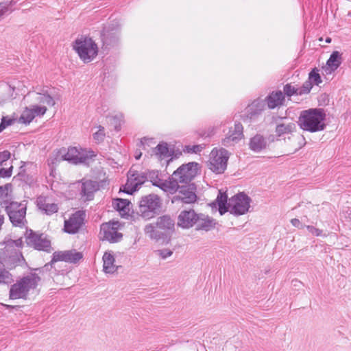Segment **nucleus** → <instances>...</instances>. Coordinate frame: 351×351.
Listing matches in <instances>:
<instances>
[{"instance_id": "obj_1", "label": "nucleus", "mask_w": 351, "mask_h": 351, "mask_svg": "<svg viewBox=\"0 0 351 351\" xmlns=\"http://www.w3.org/2000/svg\"><path fill=\"white\" fill-rule=\"evenodd\" d=\"M250 202V197L244 193H239L228 200L226 193L219 191L217 199L213 204L218 206L221 215L228 211L234 215L239 216L248 212Z\"/></svg>"}, {"instance_id": "obj_2", "label": "nucleus", "mask_w": 351, "mask_h": 351, "mask_svg": "<svg viewBox=\"0 0 351 351\" xmlns=\"http://www.w3.org/2000/svg\"><path fill=\"white\" fill-rule=\"evenodd\" d=\"M325 119L323 109L311 108L301 112L298 122L302 130L313 133L326 128Z\"/></svg>"}, {"instance_id": "obj_3", "label": "nucleus", "mask_w": 351, "mask_h": 351, "mask_svg": "<svg viewBox=\"0 0 351 351\" xmlns=\"http://www.w3.org/2000/svg\"><path fill=\"white\" fill-rule=\"evenodd\" d=\"M4 247L0 249V265L5 269H12L23 260L19 248L23 245L21 239H9L4 242Z\"/></svg>"}, {"instance_id": "obj_4", "label": "nucleus", "mask_w": 351, "mask_h": 351, "mask_svg": "<svg viewBox=\"0 0 351 351\" xmlns=\"http://www.w3.org/2000/svg\"><path fill=\"white\" fill-rule=\"evenodd\" d=\"M199 164L191 162L179 167L170 176L173 194L176 192L178 184H194L192 180L196 177L199 171Z\"/></svg>"}, {"instance_id": "obj_5", "label": "nucleus", "mask_w": 351, "mask_h": 351, "mask_svg": "<svg viewBox=\"0 0 351 351\" xmlns=\"http://www.w3.org/2000/svg\"><path fill=\"white\" fill-rule=\"evenodd\" d=\"M174 226V220L169 215H165L158 217L154 223L147 224L144 230L150 239L159 241L173 231Z\"/></svg>"}, {"instance_id": "obj_6", "label": "nucleus", "mask_w": 351, "mask_h": 351, "mask_svg": "<svg viewBox=\"0 0 351 351\" xmlns=\"http://www.w3.org/2000/svg\"><path fill=\"white\" fill-rule=\"evenodd\" d=\"M40 278L36 273L23 277L11 286L10 298L12 300L25 299L31 290L36 288Z\"/></svg>"}, {"instance_id": "obj_7", "label": "nucleus", "mask_w": 351, "mask_h": 351, "mask_svg": "<svg viewBox=\"0 0 351 351\" xmlns=\"http://www.w3.org/2000/svg\"><path fill=\"white\" fill-rule=\"evenodd\" d=\"M73 48L84 63L93 61L98 53V47L90 38L82 36L73 43Z\"/></svg>"}, {"instance_id": "obj_8", "label": "nucleus", "mask_w": 351, "mask_h": 351, "mask_svg": "<svg viewBox=\"0 0 351 351\" xmlns=\"http://www.w3.org/2000/svg\"><path fill=\"white\" fill-rule=\"evenodd\" d=\"M1 206L5 208V211L9 216L10 220L13 226L23 227L25 225L27 204L17 202H8L4 200L1 202Z\"/></svg>"}, {"instance_id": "obj_9", "label": "nucleus", "mask_w": 351, "mask_h": 351, "mask_svg": "<svg viewBox=\"0 0 351 351\" xmlns=\"http://www.w3.org/2000/svg\"><path fill=\"white\" fill-rule=\"evenodd\" d=\"M138 207L141 216L149 219L160 212L162 200L155 194L145 195L141 197Z\"/></svg>"}, {"instance_id": "obj_10", "label": "nucleus", "mask_w": 351, "mask_h": 351, "mask_svg": "<svg viewBox=\"0 0 351 351\" xmlns=\"http://www.w3.org/2000/svg\"><path fill=\"white\" fill-rule=\"evenodd\" d=\"M171 198L173 204H190L196 202L197 186L195 184H178L176 192Z\"/></svg>"}, {"instance_id": "obj_11", "label": "nucleus", "mask_w": 351, "mask_h": 351, "mask_svg": "<svg viewBox=\"0 0 351 351\" xmlns=\"http://www.w3.org/2000/svg\"><path fill=\"white\" fill-rule=\"evenodd\" d=\"M228 158L229 153L226 149L214 148L210 154L209 169L216 173H223L226 169Z\"/></svg>"}, {"instance_id": "obj_12", "label": "nucleus", "mask_w": 351, "mask_h": 351, "mask_svg": "<svg viewBox=\"0 0 351 351\" xmlns=\"http://www.w3.org/2000/svg\"><path fill=\"white\" fill-rule=\"evenodd\" d=\"M147 180L146 172L138 171L134 167L128 172L127 182L124 186V191L132 194Z\"/></svg>"}, {"instance_id": "obj_13", "label": "nucleus", "mask_w": 351, "mask_h": 351, "mask_svg": "<svg viewBox=\"0 0 351 351\" xmlns=\"http://www.w3.org/2000/svg\"><path fill=\"white\" fill-rule=\"evenodd\" d=\"M120 223L118 221H112L103 223L101 226L100 234L102 235L103 240H106L110 243H116L123 237V234L119 232Z\"/></svg>"}, {"instance_id": "obj_14", "label": "nucleus", "mask_w": 351, "mask_h": 351, "mask_svg": "<svg viewBox=\"0 0 351 351\" xmlns=\"http://www.w3.org/2000/svg\"><path fill=\"white\" fill-rule=\"evenodd\" d=\"M26 243L28 245L38 250L49 251L50 241L44 234H39L30 230L27 231Z\"/></svg>"}, {"instance_id": "obj_15", "label": "nucleus", "mask_w": 351, "mask_h": 351, "mask_svg": "<svg viewBox=\"0 0 351 351\" xmlns=\"http://www.w3.org/2000/svg\"><path fill=\"white\" fill-rule=\"evenodd\" d=\"M95 156L93 151L86 152L84 149H78L75 147H70L63 155V159L73 164L85 162L88 158Z\"/></svg>"}, {"instance_id": "obj_16", "label": "nucleus", "mask_w": 351, "mask_h": 351, "mask_svg": "<svg viewBox=\"0 0 351 351\" xmlns=\"http://www.w3.org/2000/svg\"><path fill=\"white\" fill-rule=\"evenodd\" d=\"M146 172L147 180H149L152 184L160 189L164 192L173 194L171 177L168 180H164L162 175L157 170L147 171Z\"/></svg>"}, {"instance_id": "obj_17", "label": "nucleus", "mask_w": 351, "mask_h": 351, "mask_svg": "<svg viewBox=\"0 0 351 351\" xmlns=\"http://www.w3.org/2000/svg\"><path fill=\"white\" fill-rule=\"evenodd\" d=\"M120 27L118 22H114L104 27L101 34L104 45L111 46L116 44L119 38Z\"/></svg>"}, {"instance_id": "obj_18", "label": "nucleus", "mask_w": 351, "mask_h": 351, "mask_svg": "<svg viewBox=\"0 0 351 351\" xmlns=\"http://www.w3.org/2000/svg\"><path fill=\"white\" fill-rule=\"evenodd\" d=\"M85 214L83 211H77L69 219L64 221V230L69 234H75L84 223Z\"/></svg>"}, {"instance_id": "obj_19", "label": "nucleus", "mask_w": 351, "mask_h": 351, "mask_svg": "<svg viewBox=\"0 0 351 351\" xmlns=\"http://www.w3.org/2000/svg\"><path fill=\"white\" fill-rule=\"evenodd\" d=\"M243 128L241 123H235L234 128L229 130L226 137L222 140V145L230 147L235 145L243 138Z\"/></svg>"}, {"instance_id": "obj_20", "label": "nucleus", "mask_w": 351, "mask_h": 351, "mask_svg": "<svg viewBox=\"0 0 351 351\" xmlns=\"http://www.w3.org/2000/svg\"><path fill=\"white\" fill-rule=\"evenodd\" d=\"M199 217V214L194 210H184L178 215V225L182 228L189 229L196 224Z\"/></svg>"}, {"instance_id": "obj_21", "label": "nucleus", "mask_w": 351, "mask_h": 351, "mask_svg": "<svg viewBox=\"0 0 351 351\" xmlns=\"http://www.w3.org/2000/svg\"><path fill=\"white\" fill-rule=\"evenodd\" d=\"M47 111L45 106L34 105L26 108L19 117V122L25 125L30 123L36 116H43Z\"/></svg>"}, {"instance_id": "obj_22", "label": "nucleus", "mask_w": 351, "mask_h": 351, "mask_svg": "<svg viewBox=\"0 0 351 351\" xmlns=\"http://www.w3.org/2000/svg\"><path fill=\"white\" fill-rule=\"evenodd\" d=\"M82 254L75 250L56 252L53 254L51 262L65 261L75 263L82 258Z\"/></svg>"}, {"instance_id": "obj_23", "label": "nucleus", "mask_w": 351, "mask_h": 351, "mask_svg": "<svg viewBox=\"0 0 351 351\" xmlns=\"http://www.w3.org/2000/svg\"><path fill=\"white\" fill-rule=\"evenodd\" d=\"M296 130L297 127L294 122L285 119L276 124L275 133L277 137H284L285 138L286 136H291L296 132Z\"/></svg>"}, {"instance_id": "obj_24", "label": "nucleus", "mask_w": 351, "mask_h": 351, "mask_svg": "<svg viewBox=\"0 0 351 351\" xmlns=\"http://www.w3.org/2000/svg\"><path fill=\"white\" fill-rule=\"evenodd\" d=\"M36 205L38 209L47 215L56 213L59 209L58 204L51 202L48 197L43 195L37 197Z\"/></svg>"}, {"instance_id": "obj_25", "label": "nucleus", "mask_w": 351, "mask_h": 351, "mask_svg": "<svg viewBox=\"0 0 351 351\" xmlns=\"http://www.w3.org/2000/svg\"><path fill=\"white\" fill-rule=\"evenodd\" d=\"M98 189L97 182L86 180L82 184L81 197L84 201H90L93 199L94 193Z\"/></svg>"}, {"instance_id": "obj_26", "label": "nucleus", "mask_w": 351, "mask_h": 351, "mask_svg": "<svg viewBox=\"0 0 351 351\" xmlns=\"http://www.w3.org/2000/svg\"><path fill=\"white\" fill-rule=\"evenodd\" d=\"M285 101V95L280 90L271 92L265 99L269 109H274L284 105Z\"/></svg>"}, {"instance_id": "obj_27", "label": "nucleus", "mask_w": 351, "mask_h": 351, "mask_svg": "<svg viewBox=\"0 0 351 351\" xmlns=\"http://www.w3.org/2000/svg\"><path fill=\"white\" fill-rule=\"evenodd\" d=\"M153 155L159 160H165L167 162L171 160V152L168 147L167 143H159L154 149Z\"/></svg>"}, {"instance_id": "obj_28", "label": "nucleus", "mask_w": 351, "mask_h": 351, "mask_svg": "<svg viewBox=\"0 0 351 351\" xmlns=\"http://www.w3.org/2000/svg\"><path fill=\"white\" fill-rule=\"evenodd\" d=\"M267 145V143L266 138L261 134H256L250 138L249 143L250 149L257 153L265 149Z\"/></svg>"}, {"instance_id": "obj_29", "label": "nucleus", "mask_w": 351, "mask_h": 351, "mask_svg": "<svg viewBox=\"0 0 351 351\" xmlns=\"http://www.w3.org/2000/svg\"><path fill=\"white\" fill-rule=\"evenodd\" d=\"M199 217L198 221L196 223V230L207 232L215 228L216 223L214 219L202 213L199 214Z\"/></svg>"}, {"instance_id": "obj_30", "label": "nucleus", "mask_w": 351, "mask_h": 351, "mask_svg": "<svg viewBox=\"0 0 351 351\" xmlns=\"http://www.w3.org/2000/svg\"><path fill=\"white\" fill-rule=\"evenodd\" d=\"M102 259L103 269L106 274H114L117 271L118 266L114 264L115 259L110 252H105Z\"/></svg>"}, {"instance_id": "obj_31", "label": "nucleus", "mask_w": 351, "mask_h": 351, "mask_svg": "<svg viewBox=\"0 0 351 351\" xmlns=\"http://www.w3.org/2000/svg\"><path fill=\"white\" fill-rule=\"evenodd\" d=\"M264 107L265 103L263 101L259 99L254 100L245 109L247 117L250 119L254 118L264 110Z\"/></svg>"}, {"instance_id": "obj_32", "label": "nucleus", "mask_w": 351, "mask_h": 351, "mask_svg": "<svg viewBox=\"0 0 351 351\" xmlns=\"http://www.w3.org/2000/svg\"><path fill=\"white\" fill-rule=\"evenodd\" d=\"M288 138L289 140L292 139L290 147L294 152L299 150L306 145L305 138L299 133L295 132L291 136H288Z\"/></svg>"}, {"instance_id": "obj_33", "label": "nucleus", "mask_w": 351, "mask_h": 351, "mask_svg": "<svg viewBox=\"0 0 351 351\" xmlns=\"http://www.w3.org/2000/svg\"><path fill=\"white\" fill-rule=\"evenodd\" d=\"M341 64V55L337 51H333L329 59L327 60L326 64L331 71L336 70Z\"/></svg>"}, {"instance_id": "obj_34", "label": "nucleus", "mask_w": 351, "mask_h": 351, "mask_svg": "<svg viewBox=\"0 0 351 351\" xmlns=\"http://www.w3.org/2000/svg\"><path fill=\"white\" fill-rule=\"evenodd\" d=\"M113 206L123 215H125L130 211V202L125 199H114Z\"/></svg>"}, {"instance_id": "obj_35", "label": "nucleus", "mask_w": 351, "mask_h": 351, "mask_svg": "<svg viewBox=\"0 0 351 351\" xmlns=\"http://www.w3.org/2000/svg\"><path fill=\"white\" fill-rule=\"evenodd\" d=\"M36 100L43 104H46L49 106H53L55 105V101L53 98L49 94L37 93Z\"/></svg>"}, {"instance_id": "obj_36", "label": "nucleus", "mask_w": 351, "mask_h": 351, "mask_svg": "<svg viewBox=\"0 0 351 351\" xmlns=\"http://www.w3.org/2000/svg\"><path fill=\"white\" fill-rule=\"evenodd\" d=\"M284 94L288 97L293 95H299V89L291 84H286L283 88Z\"/></svg>"}, {"instance_id": "obj_37", "label": "nucleus", "mask_w": 351, "mask_h": 351, "mask_svg": "<svg viewBox=\"0 0 351 351\" xmlns=\"http://www.w3.org/2000/svg\"><path fill=\"white\" fill-rule=\"evenodd\" d=\"M12 280V276L6 269H0V284L9 283Z\"/></svg>"}, {"instance_id": "obj_38", "label": "nucleus", "mask_w": 351, "mask_h": 351, "mask_svg": "<svg viewBox=\"0 0 351 351\" xmlns=\"http://www.w3.org/2000/svg\"><path fill=\"white\" fill-rule=\"evenodd\" d=\"M99 130L93 134V139L98 143L102 142L105 138V132L104 128L99 125L98 127Z\"/></svg>"}, {"instance_id": "obj_39", "label": "nucleus", "mask_w": 351, "mask_h": 351, "mask_svg": "<svg viewBox=\"0 0 351 351\" xmlns=\"http://www.w3.org/2000/svg\"><path fill=\"white\" fill-rule=\"evenodd\" d=\"M308 81L316 85H319L322 82L319 74L315 69L309 73Z\"/></svg>"}, {"instance_id": "obj_40", "label": "nucleus", "mask_w": 351, "mask_h": 351, "mask_svg": "<svg viewBox=\"0 0 351 351\" xmlns=\"http://www.w3.org/2000/svg\"><path fill=\"white\" fill-rule=\"evenodd\" d=\"M204 145H188L185 147V150L188 153L198 154L200 153L204 149Z\"/></svg>"}, {"instance_id": "obj_41", "label": "nucleus", "mask_w": 351, "mask_h": 351, "mask_svg": "<svg viewBox=\"0 0 351 351\" xmlns=\"http://www.w3.org/2000/svg\"><path fill=\"white\" fill-rule=\"evenodd\" d=\"M14 121V119H12L5 117H3V118L1 119V123H0V133L4 129H5L8 126L12 125Z\"/></svg>"}, {"instance_id": "obj_42", "label": "nucleus", "mask_w": 351, "mask_h": 351, "mask_svg": "<svg viewBox=\"0 0 351 351\" xmlns=\"http://www.w3.org/2000/svg\"><path fill=\"white\" fill-rule=\"evenodd\" d=\"M10 158V153L8 151L0 152V167L6 165V162Z\"/></svg>"}, {"instance_id": "obj_43", "label": "nucleus", "mask_w": 351, "mask_h": 351, "mask_svg": "<svg viewBox=\"0 0 351 351\" xmlns=\"http://www.w3.org/2000/svg\"><path fill=\"white\" fill-rule=\"evenodd\" d=\"M312 88V83L309 81H306L304 83L302 87L298 88L299 95L308 93Z\"/></svg>"}, {"instance_id": "obj_44", "label": "nucleus", "mask_w": 351, "mask_h": 351, "mask_svg": "<svg viewBox=\"0 0 351 351\" xmlns=\"http://www.w3.org/2000/svg\"><path fill=\"white\" fill-rule=\"evenodd\" d=\"M157 254L161 256L162 258L165 259L171 256L173 254V251L169 249H162L157 251Z\"/></svg>"}, {"instance_id": "obj_45", "label": "nucleus", "mask_w": 351, "mask_h": 351, "mask_svg": "<svg viewBox=\"0 0 351 351\" xmlns=\"http://www.w3.org/2000/svg\"><path fill=\"white\" fill-rule=\"evenodd\" d=\"M12 166L9 168H1L0 169V177L2 178H8L12 175Z\"/></svg>"}, {"instance_id": "obj_46", "label": "nucleus", "mask_w": 351, "mask_h": 351, "mask_svg": "<svg viewBox=\"0 0 351 351\" xmlns=\"http://www.w3.org/2000/svg\"><path fill=\"white\" fill-rule=\"evenodd\" d=\"M306 228L307 230L313 234L315 236H319L321 235L322 231L318 228H315L312 226H306Z\"/></svg>"}, {"instance_id": "obj_47", "label": "nucleus", "mask_w": 351, "mask_h": 351, "mask_svg": "<svg viewBox=\"0 0 351 351\" xmlns=\"http://www.w3.org/2000/svg\"><path fill=\"white\" fill-rule=\"evenodd\" d=\"M291 223L293 226H295L299 229H302V228L306 227V226L303 225L302 223L298 219H296V218L292 219L291 220Z\"/></svg>"}, {"instance_id": "obj_48", "label": "nucleus", "mask_w": 351, "mask_h": 351, "mask_svg": "<svg viewBox=\"0 0 351 351\" xmlns=\"http://www.w3.org/2000/svg\"><path fill=\"white\" fill-rule=\"evenodd\" d=\"M4 215L2 212V210L0 209V230L1 229L2 225L4 223Z\"/></svg>"}, {"instance_id": "obj_49", "label": "nucleus", "mask_w": 351, "mask_h": 351, "mask_svg": "<svg viewBox=\"0 0 351 351\" xmlns=\"http://www.w3.org/2000/svg\"><path fill=\"white\" fill-rule=\"evenodd\" d=\"M5 191L6 190L5 189H3L2 186H0V198L4 195Z\"/></svg>"}, {"instance_id": "obj_50", "label": "nucleus", "mask_w": 351, "mask_h": 351, "mask_svg": "<svg viewBox=\"0 0 351 351\" xmlns=\"http://www.w3.org/2000/svg\"><path fill=\"white\" fill-rule=\"evenodd\" d=\"M141 153H140L139 154H136L135 156V158L136 160H138L141 158Z\"/></svg>"}, {"instance_id": "obj_51", "label": "nucleus", "mask_w": 351, "mask_h": 351, "mask_svg": "<svg viewBox=\"0 0 351 351\" xmlns=\"http://www.w3.org/2000/svg\"><path fill=\"white\" fill-rule=\"evenodd\" d=\"M326 42L327 43H330L331 42V38H329V37L326 38Z\"/></svg>"}, {"instance_id": "obj_52", "label": "nucleus", "mask_w": 351, "mask_h": 351, "mask_svg": "<svg viewBox=\"0 0 351 351\" xmlns=\"http://www.w3.org/2000/svg\"><path fill=\"white\" fill-rule=\"evenodd\" d=\"M350 219H351V212H350Z\"/></svg>"}]
</instances>
